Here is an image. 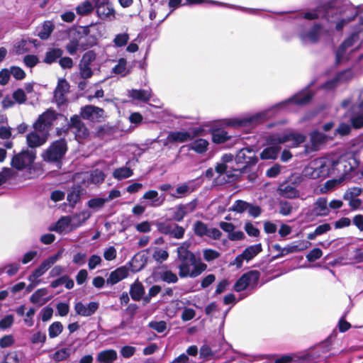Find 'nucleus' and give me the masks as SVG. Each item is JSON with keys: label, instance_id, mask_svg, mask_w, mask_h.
<instances>
[{"label": "nucleus", "instance_id": "obj_26", "mask_svg": "<svg viewBox=\"0 0 363 363\" xmlns=\"http://www.w3.org/2000/svg\"><path fill=\"white\" fill-rule=\"evenodd\" d=\"M64 51L59 48H49L45 52L43 62L51 65L57 62V60L62 56Z\"/></svg>", "mask_w": 363, "mask_h": 363}, {"label": "nucleus", "instance_id": "obj_40", "mask_svg": "<svg viewBox=\"0 0 363 363\" xmlns=\"http://www.w3.org/2000/svg\"><path fill=\"white\" fill-rule=\"evenodd\" d=\"M312 98L313 95L311 93L300 94L294 96L291 101L297 105H306L312 100Z\"/></svg>", "mask_w": 363, "mask_h": 363}, {"label": "nucleus", "instance_id": "obj_7", "mask_svg": "<svg viewBox=\"0 0 363 363\" xmlns=\"http://www.w3.org/2000/svg\"><path fill=\"white\" fill-rule=\"evenodd\" d=\"M97 55L94 50H89L85 52L79 62V76L83 79L91 78L94 72L91 65L96 60Z\"/></svg>", "mask_w": 363, "mask_h": 363}, {"label": "nucleus", "instance_id": "obj_5", "mask_svg": "<svg viewBox=\"0 0 363 363\" xmlns=\"http://www.w3.org/2000/svg\"><path fill=\"white\" fill-rule=\"evenodd\" d=\"M36 158L35 151L23 150L21 152L15 154L11 160V165L17 170H23L30 167Z\"/></svg>", "mask_w": 363, "mask_h": 363}, {"label": "nucleus", "instance_id": "obj_63", "mask_svg": "<svg viewBox=\"0 0 363 363\" xmlns=\"http://www.w3.org/2000/svg\"><path fill=\"white\" fill-rule=\"evenodd\" d=\"M152 257L155 261L162 262L168 259L169 253L167 250L157 249L154 252Z\"/></svg>", "mask_w": 363, "mask_h": 363}, {"label": "nucleus", "instance_id": "obj_46", "mask_svg": "<svg viewBox=\"0 0 363 363\" xmlns=\"http://www.w3.org/2000/svg\"><path fill=\"white\" fill-rule=\"evenodd\" d=\"M70 349L62 348L57 350L52 354V359L56 362H61L67 359L70 356Z\"/></svg>", "mask_w": 363, "mask_h": 363}, {"label": "nucleus", "instance_id": "obj_41", "mask_svg": "<svg viewBox=\"0 0 363 363\" xmlns=\"http://www.w3.org/2000/svg\"><path fill=\"white\" fill-rule=\"evenodd\" d=\"M194 232L196 236L203 237L208 233V228L206 223L201 220H197L194 225Z\"/></svg>", "mask_w": 363, "mask_h": 363}, {"label": "nucleus", "instance_id": "obj_49", "mask_svg": "<svg viewBox=\"0 0 363 363\" xmlns=\"http://www.w3.org/2000/svg\"><path fill=\"white\" fill-rule=\"evenodd\" d=\"M113 133V130L111 126H108L106 125H100L97 128L95 136L103 139L106 135H111Z\"/></svg>", "mask_w": 363, "mask_h": 363}, {"label": "nucleus", "instance_id": "obj_1", "mask_svg": "<svg viewBox=\"0 0 363 363\" xmlns=\"http://www.w3.org/2000/svg\"><path fill=\"white\" fill-rule=\"evenodd\" d=\"M306 139V137L304 135L292 131L282 134H272L267 137V142L268 144L273 145V146L264 148L260 153V158L262 160H275L281 150V147L277 145L292 141L293 145L297 147L303 143Z\"/></svg>", "mask_w": 363, "mask_h": 363}, {"label": "nucleus", "instance_id": "obj_16", "mask_svg": "<svg viewBox=\"0 0 363 363\" xmlns=\"http://www.w3.org/2000/svg\"><path fill=\"white\" fill-rule=\"evenodd\" d=\"M191 140L190 132L186 130L171 131L168 133L163 145L167 146L169 144L183 143Z\"/></svg>", "mask_w": 363, "mask_h": 363}, {"label": "nucleus", "instance_id": "obj_22", "mask_svg": "<svg viewBox=\"0 0 363 363\" xmlns=\"http://www.w3.org/2000/svg\"><path fill=\"white\" fill-rule=\"evenodd\" d=\"M358 37L359 36H358V33H352L350 35V37L346 38L340 44V45L339 46V48L337 49V51L336 52V62H337V63H339L341 57H342V55L345 52L346 50L348 48L352 47L354 45V42L357 40Z\"/></svg>", "mask_w": 363, "mask_h": 363}, {"label": "nucleus", "instance_id": "obj_6", "mask_svg": "<svg viewBox=\"0 0 363 363\" xmlns=\"http://www.w3.org/2000/svg\"><path fill=\"white\" fill-rule=\"evenodd\" d=\"M260 275V272L255 269L244 273L235 283L233 289L237 292H240L247 287L252 289L257 288Z\"/></svg>", "mask_w": 363, "mask_h": 363}, {"label": "nucleus", "instance_id": "obj_3", "mask_svg": "<svg viewBox=\"0 0 363 363\" xmlns=\"http://www.w3.org/2000/svg\"><path fill=\"white\" fill-rule=\"evenodd\" d=\"M67 150V143L65 138L56 140L46 150L44 160L50 162H61Z\"/></svg>", "mask_w": 363, "mask_h": 363}, {"label": "nucleus", "instance_id": "obj_44", "mask_svg": "<svg viewBox=\"0 0 363 363\" xmlns=\"http://www.w3.org/2000/svg\"><path fill=\"white\" fill-rule=\"evenodd\" d=\"M194 268L191 271L189 270V274L188 277L191 278H195L199 276L203 272H204L207 269V265L203 262H197V259H196L195 264H193Z\"/></svg>", "mask_w": 363, "mask_h": 363}, {"label": "nucleus", "instance_id": "obj_47", "mask_svg": "<svg viewBox=\"0 0 363 363\" xmlns=\"http://www.w3.org/2000/svg\"><path fill=\"white\" fill-rule=\"evenodd\" d=\"M81 197V191L79 189H74L67 194V200L69 205L73 208L79 201Z\"/></svg>", "mask_w": 363, "mask_h": 363}, {"label": "nucleus", "instance_id": "obj_39", "mask_svg": "<svg viewBox=\"0 0 363 363\" xmlns=\"http://www.w3.org/2000/svg\"><path fill=\"white\" fill-rule=\"evenodd\" d=\"M130 96L134 99L147 102L150 99L151 95L148 91L145 89H133Z\"/></svg>", "mask_w": 363, "mask_h": 363}, {"label": "nucleus", "instance_id": "obj_29", "mask_svg": "<svg viewBox=\"0 0 363 363\" xmlns=\"http://www.w3.org/2000/svg\"><path fill=\"white\" fill-rule=\"evenodd\" d=\"M212 141L216 144H222L229 140L231 136L228 134V132L220 128H216L212 130Z\"/></svg>", "mask_w": 363, "mask_h": 363}, {"label": "nucleus", "instance_id": "obj_17", "mask_svg": "<svg viewBox=\"0 0 363 363\" xmlns=\"http://www.w3.org/2000/svg\"><path fill=\"white\" fill-rule=\"evenodd\" d=\"M99 303L96 301L89 302L85 306L82 302L79 301L74 304V311L77 315L88 317L94 315L99 309Z\"/></svg>", "mask_w": 363, "mask_h": 363}, {"label": "nucleus", "instance_id": "obj_27", "mask_svg": "<svg viewBox=\"0 0 363 363\" xmlns=\"http://www.w3.org/2000/svg\"><path fill=\"white\" fill-rule=\"evenodd\" d=\"M118 355L115 350L108 349L99 352L96 359L100 363H113L117 359Z\"/></svg>", "mask_w": 363, "mask_h": 363}, {"label": "nucleus", "instance_id": "obj_54", "mask_svg": "<svg viewBox=\"0 0 363 363\" xmlns=\"http://www.w3.org/2000/svg\"><path fill=\"white\" fill-rule=\"evenodd\" d=\"M272 247L274 250L279 252V254L273 257L274 259L282 257L284 255L290 253H294L293 250H290V249L292 248V245L282 248L280 245L274 244L273 245Z\"/></svg>", "mask_w": 363, "mask_h": 363}, {"label": "nucleus", "instance_id": "obj_61", "mask_svg": "<svg viewBox=\"0 0 363 363\" xmlns=\"http://www.w3.org/2000/svg\"><path fill=\"white\" fill-rule=\"evenodd\" d=\"M105 174L99 169H95L91 174V182L94 184H101L105 180Z\"/></svg>", "mask_w": 363, "mask_h": 363}, {"label": "nucleus", "instance_id": "obj_53", "mask_svg": "<svg viewBox=\"0 0 363 363\" xmlns=\"http://www.w3.org/2000/svg\"><path fill=\"white\" fill-rule=\"evenodd\" d=\"M143 199L152 200V206H158L162 204V201H160L158 197V193L155 190H149L146 191L143 195Z\"/></svg>", "mask_w": 363, "mask_h": 363}, {"label": "nucleus", "instance_id": "obj_42", "mask_svg": "<svg viewBox=\"0 0 363 363\" xmlns=\"http://www.w3.org/2000/svg\"><path fill=\"white\" fill-rule=\"evenodd\" d=\"M63 330V325L61 322L55 321L48 328V335L50 338L57 337Z\"/></svg>", "mask_w": 363, "mask_h": 363}, {"label": "nucleus", "instance_id": "obj_11", "mask_svg": "<svg viewBox=\"0 0 363 363\" xmlns=\"http://www.w3.org/2000/svg\"><path fill=\"white\" fill-rule=\"evenodd\" d=\"M330 213L328 207V201L326 198L319 197L314 203L313 208L306 213V216L311 220L317 217L327 216Z\"/></svg>", "mask_w": 363, "mask_h": 363}, {"label": "nucleus", "instance_id": "obj_34", "mask_svg": "<svg viewBox=\"0 0 363 363\" xmlns=\"http://www.w3.org/2000/svg\"><path fill=\"white\" fill-rule=\"evenodd\" d=\"M322 28L323 26L320 23H315L307 32L306 37L311 43H316L319 40Z\"/></svg>", "mask_w": 363, "mask_h": 363}, {"label": "nucleus", "instance_id": "obj_33", "mask_svg": "<svg viewBox=\"0 0 363 363\" xmlns=\"http://www.w3.org/2000/svg\"><path fill=\"white\" fill-rule=\"evenodd\" d=\"M55 29V25L51 21H45L43 22L40 30L39 31L38 36L41 40H47L50 38L52 33Z\"/></svg>", "mask_w": 363, "mask_h": 363}, {"label": "nucleus", "instance_id": "obj_14", "mask_svg": "<svg viewBox=\"0 0 363 363\" xmlns=\"http://www.w3.org/2000/svg\"><path fill=\"white\" fill-rule=\"evenodd\" d=\"M69 84L65 78L58 79L54 90V99L57 106H60L67 102L66 94L69 92Z\"/></svg>", "mask_w": 363, "mask_h": 363}, {"label": "nucleus", "instance_id": "obj_62", "mask_svg": "<svg viewBox=\"0 0 363 363\" xmlns=\"http://www.w3.org/2000/svg\"><path fill=\"white\" fill-rule=\"evenodd\" d=\"M129 40V35L127 33L118 34L113 39V43L117 47L125 46Z\"/></svg>", "mask_w": 363, "mask_h": 363}, {"label": "nucleus", "instance_id": "obj_64", "mask_svg": "<svg viewBox=\"0 0 363 363\" xmlns=\"http://www.w3.org/2000/svg\"><path fill=\"white\" fill-rule=\"evenodd\" d=\"M13 98L19 104H24L27 100L24 91L20 88L13 91Z\"/></svg>", "mask_w": 363, "mask_h": 363}, {"label": "nucleus", "instance_id": "obj_45", "mask_svg": "<svg viewBox=\"0 0 363 363\" xmlns=\"http://www.w3.org/2000/svg\"><path fill=\"white\" fill-rule=\"evenodd\" d=\"M20 264L18 263H11L5 265L0 268V274L6 272L9 277H13L16 275L20 269Z\"/></svg>", "mask_w": 363, "mask_h": 363}, {"label": "nucleus", "instance_id": "obj_19", "mask_svg": "<svg viewBox=\"0 0 363 363\" xmlns=\"http://www.w3.org/2000/svg\"><path fill=\"white\" fill-rule=\"evenodd\" d=\"M128 274V269L125 266L118 267L110 273L108 278L106 279V283L114 285L125 279Z\"/></svg>", "mask_w": 363, "mask_h": 363}, {"label": "nucleus", "instance_id": "obj_37", "mask_svg": "<svg viewBox=\"0 0 363 363\" xmlns=\"http://www.w3.org/2000/svg\"><path fill=\"white\" fill-rule=\"evenodd\" d=\"M175 223H172L169 220H166L164 221L157 222L156 226L157 230L164 235H169L171 233H172V230Z\"/></svg>", "mask_w": 363, "mask_h": 363}, {"label": "nucleus", "instance_id": "obj_60", "mask_svg": "<svg viewBox=\"0 0 363 363\" xmlns=\"http://www.w3.org/2000/svg\"><path fill=\"white\" fill-rule=\"evenodd\" d=\"M322 255V250L318 247H315L308 252L306 259L309 262H313L320 258Z\"/></svg>", "mask_w": 363, "mask_h": 363}, {"label": "nucleus", "instance_id": "obj_23", "mask_svg": "<svg viewBox=\"0 0 363 363\" xmlns=\"http://www.w3.org/2000/svg\"><path fill=\"white\" fill-rule=\"evenodd\" d=\"M48 133L45 132L43 136L40 137L35 131L28 134L26 137L27 144L31 148L39 147L43 145L48 138Z\"/></svg>", "mask_w": 363, "mask_h": 363}, {"label": "nucleus", "instance_id": "obj_28", "mask_svg": "<svg viewBox=\"0 0 363 363\" xmlns=\"http://www.w3.org/2000/svg\"><path fill=\"white\" fill-rule=\"evenodd\" d=\"M280 195L288 199H294L299 196L298 190L291 184H282L279 186Z\"/></svg>", "mask_w": 363, "mask_h": 363}, {"label": "nucleus", "instance_id": "obj_51", "mask_svg": "<svg viewBox=\"0 0 363 363\" xmlns=\"http://www.w3.org/2000/svg\"><path fill=\"white\" fill-rule=\"evenodd\" d=\"M106 203L104 198H93L88 201L87 206L93 210H98L103 208Z\"/></svg>", "mask_w": 363, "mask_h": 363}, {"label": "nucleus", "instance_id": "obj_52", "mask_svg": "<svg viewBox=\"0 0 363 363\" xmlns=\"http://www.w3.org/2000/svg\"><path fill=\"white\" fill-rule=\"evenodd\" d=\"M161 279L168 284L177 283L178 277L176 274L173 273L171 270H167L160 273Z\"/></svg>", "mask_w": 363, "mask_h": 363}, {"label": "nucleus", "instance_id": "obj_57", "mask_svg": "<svg viewBox=\"0 0 363 363\" xmlns=\"http://www.w3.org/2000/svg\"><path fill=\"white\" fill-rule=\"evenodd\" d=\"M362 194V189L359 187L354 186L348 189L343 194V199H352L359 196Z\"/></svg>", "mask_w": 363, "mask_h": 363}, {"label": "nucleus", "instance_id": "obj_32", "mask_svg": "<svg viewBox=\"0 0 363 363\" xmlns=\"http://www.w3.org/2000/svg\"><path fill=\"white\" fill-rule=\"evenodd\" d=\"M347 73H350V70L346 69V70L337 72L332 79L326 81L322 85V87L323 89H328V90L335 88L337 85V83L343 79V77Z\"/></svg>", "mask_w": 363, "mask_h": 363}, {"label": "nucleus", "instance_id": "obj_30", "mask_svg": "<svg viewBox=\"0 0 363 363\" xmlns=\"http://www.w3.org/2000/svg\"><path fill=\"white\" fill-rule=\"evenodd\" d=\"M262 251V246L261 243L250 245L246 247L242 252V256L247 262L252 259L255 256Z\"/></svg>", "mask_w": 363, "mask_h": 363}, {"label": "nucleus", "instance_id": "obj_20", "mask_svg": "<svg viewBox=\"0 0 363 363\" xmlns=\"http://www.w3.org/2000/svg\"><path fill=\"white\" fill-rule=\"evenodd\" d=\"M97 16L102 20L115 18V10L109 2H101L96 5Z\"/></svg>", "mask_w": 363, "mask_h": 363}, {"label": "nucleus", "instance_id": "obj_9", "mask_svg": "<svg viewBox=\"0 0 363 363\" xmlns=\"http://www.w3.org/2000/svg\"><path fill=\"white\" fill-rule=\"evenodd\" d=\"M79 116L80 118L97 123L102 122L106 117L104 110L94 105L82 106Z\"/></svg>", "mask_w": 363, "mask_h": 363}, {"label": "nucleus", "instance_id": "obj_58", "mask_svg": "<svg viewBox=\"0 0 363 363\" xmlns=\"http://www.w3.org/2000/svg\"><path fill=\"white\" fill-rule=\"evenodd\" d=\"M126 59L121 57L118 60V64L113 69L112 72L116 74H122L126 69Z\"/></svg>", "mask_w": 363, "mask_h": 363}, {"label": "nucleus", "instance_id": "obj_15", "mask_svg": "<svg viewBox=\"0 0 363 363\" xmlns=\"http://www.w3.org/2000/svg\"><path fill=\"white\" fill-rule=\"evenodd\" d=\"M197 206V200L194 199L186 204H179L174 211L172 219L177 222L182 221L189 213L193 212Z\"/></svg>", "mask_w": 363, "mask_h": 363}, {"label": "nucleus", "instance_id": "obj_25", "mask_svg": "<svg viewBox=\"0 0 363 363\" xmlns=\"http://www.w3.org/2000/svg\"><path fill=\"white\" fill-rule=\"evenodd\" d=\"M209 143L206 139L198 138L189 145V149L197 154L203 155L208 150Z\"/></svg>", "mask_w": 363, "mask_h": 363}, {"label": "nucleus", "instance_id": "obj_24", "mask_svg": "<svg viewBox=\"0 0 363 363\" xmlns=\"http://www.w3.org/2000/svg\"><path fill=\"white\" fill-rule=\"evenodd\" d=\"M343 12H349L350 16L337 22L335 25V29L337 31H341L344 26L349 23L350 22L354 21L358 14V11L350 6H347L346 9L343 11ZM340 13H342V11H340Z\"/></svg>", "mask_w": 363, "mask_h": 363}, {"label": "nucleus", "instance_id": "obj_56", "mask_svg": "<svg viewBox=\"0 0 363 363\" xmlns=\"http://www.w3.org/2000/svg\"><path fill=\"white\" fill-rule=\"evenodd\" d=\"M148 327L156 330L157 333H161L167 329V323L164 320L150 321L148 323Z\"/></svg>", "mask_w": 363, "mask_h": 363}, {"label": "nucleus", "instance_id": "obj_18", "mask_svg": "<svg viewBox=\"0 0 363 363\" xmlns=\"http://www.w3.org/2000/svg\"><path fill=\"white\" fill-rule=\"evenodd\" d=\"M342 4V0H329L320 4L318 7V10L320 13H323V18L330 21V18L332 17L331 13L333 10L339 9Z\"/></svg>", "mask_w": 363, "mask_h": 363}, {"label": "nucleus", "instance_id": "obj_48", "mask_svg": "<svg viewBox=\"0 0 363 363\" xmlns=\"http://www.w3.org/2000/svg\"><path fill=\"white\" fill-rule=\"evenodd\" d=\"M48 294L46 288H41L36 290L30 297L29 301L33 304L40 303L41 298Z\"/></svg>", "mask_w": 363, "mask_h": 363}, {"label": "nucleus", "instance_id": "obj_35", "mask_svg": "<svg viewBox=\"0 0 363 363\" xmlns=\"http://www.w3.org/2000/svg\"><path fill=\"white\" fill-rule=\"evenodd\" d=\"M75 9L78 15L84 16L92 13L94 7L89 0H86L79 4Z\"/></svg>", "mask_w": 363, "mask_h": 363}, {"label": "nucleus", "instance_id": "obj_4", "mask_svg": "<svg viewBox=\"0 0 363 363\" xmlns=\"http://www.w3.org/2000/svg\"><path fill=\"white\" fill-rule=\"evenodd\" d=\"M177 254L178 258L181 262L178 266L179 276L181 278L187 277L189 274L190 267L195 264L196 257L192 252L183 245L177 248Z\"/></svg>", "mask_w": 363, "mask_h": 363}, {"label": "nucleus", "instance_id": "obj_21", "mask_svg": "<svg viewBox=\"0 0 363 363\" xmlns=\"http://www.w3.org/2000/svg\"><path fill=\"white\" fill-rule=\"evenodd\" d=\"M350 122L354 129L363 128V105H357L351 114Z\"/></svg>", "mask_w": 363, "mask_h": 363}, {"label": "nucleus", "instance_id": "obj_55", "mask_svg": "<svg viewBox=\"0 0 363 363\" xmlns=\"http://www.w3.org/2000/svg\"><path fill=\"white\" fill-rule=\"evenodd\" d=\"M14 172L9 167H4L2 171L0 172V186L6 182L14 176Z\"/></svg>", "mask_w": 363, "mask_h": 363}, {"label": "nucleus", "instance_id": "obj_38", "mask_svg": "<svg viewBox=\"0 0 363 363\" xmlns=\"http://www.w3.org/2000/svg\"><path fill=\"white\" fill-rule=\"evenodd\" d=\"M133 174V169L127 167L117 168L113 172V177L118 180L128 178L131 177Z\"/></svg>", "mask_w": 363, "mask_h": 363}, {"label": "nucleus", "instance_id": "obj_8", "mask_svg": "<svg viewBox=\"0 0 363 363\" xmlns=\"http://www.w3.org/2000/svg\"><path fill=\"white\" fill-rule=\"evenodd\" d=\"M57 118V113L55 110L51 108L47 109L38 116L37 121L33 124V128L35 131L48 133L49 129Z\"/></svg>", "mask_w": 363, "mask_h": 363}, {"label": "nucleus", "instance_id": "obj_10", "mask_svg": "<svg viewBox=\"0 0 363 363\" xmlns=\"http://www.w3.org/2000/svg\"><path fill=\"white\" fill-rule=\"evenodd\" d=\"M67 125L69 129L74 130L73 133L76 138L86 139L89 135V129L79 115L75 114L71 116Z\"/></svg>", "mask_w": 363, "mask_h": 363}, {"label": "nucleus", "instance_id": "obj_13", "mask_svg": "<svg viewBox=\"0 0 363 363\" xmlns=\"http://www.w3.org/2000/svg\"><path fill=\"white\" fill-rule=\"evenodd\" d=\"M60 257V252H58L55 255L48 257L28 276V279H33L35 281H41L39 278L58 260Z\"/></svg>", "mask_w": 363, "mask_h": 363}, {"label": "nucleus", "instance_id": "obj_50", "mask_svg": "<svg viewBox=\"0 0 363 363\" xmlns=\"http://www.w3.org/2000/svg\"><path fill=\"white\" fill-rule=\"evenodd\" d=\"M98 39L94 35L86 36L84 41L81 43V50L84 51L96 45Z\"/></svg>", "mask_w": 363, "mask_h": 363}, {"label": "nucleus", "instance_id": "obj_36", "mask_svg": "<svg viewBox=\"0 0 363 363\" xmlns=\"http://www.w3.org/2000/svg\"><path fill=\"white\" fill-rule=\"evenodd\" d=\"M71 219L69 216H62L50 230L57 233H62L69 225Z\"/></svg>", "mask_w": 363, "mask_h": 363}, {"label": "nucleus", "instance_id": "obj_59", "mask_svg": "<svg viewBox=\"0 0 363 363\" xmlns=\"http://www.w3.org/2000/svg\"><path fill=\"white\" fill-rule=\"evenodd\" d=\"M220 256V252L213 249H206L203 251V259L208 262L218 259Z\"/></svg>", "mask_w": 363, "mask_h": 363}, {"label": "nucleus", "instance_id": "obj_12", "mask_svg": "<svg viewBox=\"0 0 363 363\" xmlns=\"http://www.w3.org/2000/svg\"><path fill=\"white\" fill-rule=\"evenodd\" d=\"M265 115L262 113H257L248 118H231L228 119L225 124L228 126L232 127H247L255 126L261 123Z\"/></svg>", "mask_w": 363, "mask_h": 363}, {"label": "nucleus", "instance_id": "obj_43", "mask_svg": "<svg viewBox=\"0 0 363 363\" xmlns=\"http://www.w3.org/2000/svg\"><path fill=\"white\" fill-rule=\"evenodd\" d=\"M249 203H250L245 201L238 199L234 202L233 205L229 210L238 213H242L247 210V208H249Z\"/></svg>", "mask_w": 363, "mask_h": 363}, {"label": "nucleus", "instance_id": "obj_31", "mask_svg": "<svg viewBox=\"0 0 363 363\" xmlns=\"http://www.w3.org/2000/svg\"><path fill=\"white\" fill-rule=\"evenodd\" d=\"M145 294V289L142 283L139 281H135L130 289V295L131 298L134 301H140Z\"/></svg>", "mask_w": 363, "mask_h": 363}, {"label": "nucleus", "instance_id": "obj_2", "mask_svg": "<svg viewBox=\"0 0 363 363\" xmlns=\"http://www.w3.org/2000/svg\"><path fill=\"white\" fill-rule=\"evenodd\" d=\"M235 161L237 167H232L227 174L230 182L238 180L243 173L247 171L248 168L257 163L258 158L251 148L245 147L238 152Z\"/></svg>", "mask_w": 363, "mask_h": 363}]
</instances>
